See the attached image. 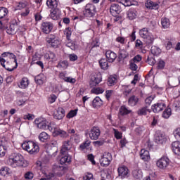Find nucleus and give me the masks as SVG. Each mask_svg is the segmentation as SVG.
I'll use <instances>...</instances> for the list:
<instances>
[{"label": "nucleus", "mask_w": 180, "mask_h": 180, "mask_svg": "<svg viewBox=\"0 0 180 180\" xmlns=\"http://www.w3.org/2000/svg\"><path fill=\"white\" fill-rule=\"evenodd\" d=\"M105 56L109 63H113L116 60L117 55L115 52L109 50L106 51Z\"/></svg>", "instance_id": "obj_19"}, {"label": "nucleus", "mask_w": 180, "mask_h": 180, "mask_svg": "<svg viewBox=\"0 0 180 180\" xmlns=\"http://www.w3.org/2000/svg\"><path fill=\"white\" fill-rule=\"evenodd\" d=\"M39 60H40V55L35 53V54L32 56L31 65H33V64H36Z\"/></svg>", "instance_id": "obj_47"}, {"label": "nucleus", "mask_w": 180, "mask_h": 180, "mask_svg": "<svg viewBox=\"0 0 180 180\" xmlns=\"http://www.w3.org/2000/svg\"><path fill=\"white\" fill-rule=\"evenodd\" d=\"M84 180H95L94 178V174L92 173H86L83 177Z\"/></svg>", "instance_id": "obj_59"}, {"label": "nucleus", "mask_w": 180, "mask_h": 180, "mask_svg": "<svg viewBox=\"0 0 180 180\" xmlns=\"http://www.w3.org/2000/svg\"><path fill=\"white\" fill-rule=\"evenodd\" d=\"M129 113H131V110H129V108H127V107L124 105L120 107L119 115L121 116H124L126 115H129Z\"/></svg>", "instance_id": "obj_28"}, {"label": "nucleus", "mask_w": 180, "mask_h": 180, "mask_svg": "<svg viewBox=\"0 0 180 180\" xmlns=\"http://www.w3.org/2000/svg\"><path fill=\"white\" fill-rule=\"evenodd\" d=\"M129 68L130 70H131V71H137V68H139V67L137 66L134 60H131L129 61Z\"/></svg>", "instance_id": "obj_48"}, {"label": "nucleus", "mask_w": 180, "mask_h": 180, "mask_svg": "<svg viewBox=\"0 0 180 180\" xmlns=\"http://www.w3.org/2000/svg\"><path fill=\"white\" fill-rule=\"evenodd\" d=\"M99 64H100V67L103 69V70H108L109 65L108 63V60L103 58L101 60H99Z\"/></svg>", "instance_id": "obj_37"}, {"label": "nucleus", "mask_w": 180, "mask_h": 180, "mask_svg": "<svg viewBox=\"0 0 180 180\" xmlns=\"http://www.w3.org/2000/svg\"><path fill=\"white\" fill-rule=\"evenodd\" d=\"M110 161H112V155L110 153H105L101 159L100 163L102 167H108Z\"/></svg>", "instance_id": "obj_9"}, {"label": "nucleus", "mask_w": 180, "mask_h": 180, "mask_svg": "<svg viewBox=\"0 0 180 180\" xmlns=\"http://www.w3.org/2000/svg\"><path fill=\"white\" fill-rule=\"evenodd\" d=\"M18 86L22 89H26V88L29 86V79H27V77H23Z\"/></svg>", "instance_id": "obj_29"}, {"label": "nucleus", "mask_w": 180, "mask_h": 180, "mask_svg": "<svg viewBox=\"0 0 180 180\" xmlns=\"http://www.w3.org/2000/svg\"><path fill=\"white\" fill-rule=\"evenodd\" d=\"M65 116V111L63 108L59 107L53 113V117L57 120H61Z\"/></svg>", "instance_id": "obj_14"}, {"label": "nucleus", "mask_w": 180, "mask_h": 180, "mask_svg": "<svg viewBox=\"0 0 180 180\" xmlns=\"http://www.w3.org/2000/svg\"><path fill=\"white\" fill-rule=\"evenodd\" d=\"M8 162L13 168H16V167H23L25 158H23V156L19 153H13L10 156Z\"/></svg>", "instance_id": "obj_3"}, {"label": "nucleus", "mask_w": 180, "mask_h": 180, "mask_svg": "<svg viewBox=\"0 0 180 180\" xmlns=\"http://www.w3.org/2000/svg\"><path fill=\"white\" fill-rule=\"evenodd\" d=\"M33 176L34 174L32 172H27L25 174V179H33Z\"/></svg>", "instance_id": "obj_62"}, {"label": "nucleus", "mask_w": 180, "mask_h": 180, "mask_svg": "<svg viewBox=\"0 0 180 180\" xmlns=\"http://www.w3.org/2000/svg\"><path fill=\"white\" fill-rule=\"evenodd\" d=\"M173 134H174L175 139H180V128L176 129L173 131Z\"/></svg>", "instance_id": "obj_61"}, {"label": "nucleus", "mask_w": 180, "mask_h": 180, "mask_svg": "<svg viewBox=\"0 0 180 180\" xmlns=\"http://www.w3.org/2000/svg\"><path fill=\"white\" fill-rule=\"evenodd\" d=\"M113 131H114V136H115V139H117V140H120V139H122V132L119 131L116 129H113Z\"/></svg>", "instance_id": "obj_55"}, {"label": "nucleus", "mask_w": 180, "mask_h": 180, "mask_svg": "<svg viewBox=\"0 0 180 180\" xmlns=\"http://www.w3.org/2000/svg\"><path fill=\"white\" fill-rule=\"evenodd\" d=\"M140 158L143 161H150V152L146 149H141L140 152Z\"/></svg>", "instance_id": "obj_24"}, {"label": "nucleus", "mask_w": 180, "mask_h": 180, "mask_svg": "<svg viewBox=\"0 0 180 180\" xmlns=\"http://www.w3.org/2000/svg\"><path fill=\"white\" fill-rule=\"evenodd\" d=\"M21 146L22 148L27 151L29 154H37L40 151L39 145L32 141H25Z\"/></svg>", "instance_id": "obj_2"}, {"label": "nucleus", "mask_w": 180, "mask_h": 180, "mask_svg": "<svg viewBox=\"0 0 180 180\" xmlns=\"http://www.w3.org/2000/svg\"><path fill=\"white\" fill-rule=\"evenodd\" d=\"M102 81V78L101 77V75H91V79H90V86L92 88L94 86H96L98 84H99Z\"/></svg>", "instance_id": "obj_17"}, {"label": "nucleus", "mask_w": 180, "mask_h": 180, "mask_svg": "<svg viewBox=\"0 0 180 180\" xmlns=\"http://www.w3.org/2000/svg\"><path fill=\"white\" fill-rule=\"evenodd\" d=\"M24 120H33L34 119V115L28 113L23 116Z\"/></svg>", "instance_id": "obj_58"}, {"label": "nucleus", "mask_w": 180, "mask_h": 180, "mask_svg": "<svg viewBox=\"0 0 180 180\" xmlns=\"http://www.w3.org/2000/svg\"><path fill=\"white\" fill-rule=\"evenodd\" d=\"M96 12V8L94 4H88L86 5L84 15L87 18H92L94 16L95 13Z\"/></svg>", "instance_id": "obj_6"}, {"label": "nucleus", "mask_w": 180, "mask_h": 180, "mask_svg": "<svg viewBox=\"0 0 180 180\" xmlns=\"http://www.w3.org/2000/svg\"><path fill=\"white\" fill-rule=\"evenodd\" d=\"M139 36L146 40L147 44H153L154 41V38L151 35V33L148 32V28L144 27L139 30Z\"/></svg>", "instance_id": "obj_4"}, {"label": "nucleus", "mask_w": 180, "mask_h": 180, "mask_svg": "<svg viewBox=\"0 0 180 180\" xmlns=\"http://www.w3.org/2000/svg\"><path fill=\"white\" fill-rule=\"evenodd\" d=\"M46 43L51 44L52 47H58L60 44V40L56 37V35L50 34L46 38Z\"/></svg>", "instance_id": "obj_8"}, {"label": "nucleus", "mask_w": 180, "mask_h": 180, "mask_svg": "<svg viewBox=\"0 0 180 180\" xmlns=\"http://www.w3.org/2000/svg\"><path fill=\"white\" fill-rule=\"evenodd\" d=\"M135 46L136 49H143V42L140 39L136 41Z\"/></svg>", "instance_id": "obj_63"}, {"label": "nucleus", "mask_w": 180, "mask_h": 180, "mask_svg": "<svg viewBox=\"0 0 180 180\" xmlns=\"http://www.w3.org/2000/svg\"><path fill=\"white\" fill-rule=\"evenodd\" d=\"M11 171L8 167H3L0 169V175L1 176H6V175H9Z\"/></svg>", "instance_id": "obj_36"}, {"label": "nucleus", "mask_w": 180, "mask_h": 180, "mask_svg": "<svg viewBox=\"0 0 180 180\" xmlns=\"http://www.w3.org/2000/svg\"><path fill=\"white\" fill-rule=\"evenodd\" d=\"M8 144L9 141L6 137H2L1 139H0V146L8 147Z\"/></svg>", "instance_id": "obj_49"}, {"label": "nucleus", "mask_w": 180, "mask_h": 180, "mask_svg": "<svg viewBox=\"0 0 180 180\" xmlns=\"http://www.w3.org/2000/svg\"><path fill=\"white\" fill-rule=\"evenodd\" d=\"M34 81L38 85H43L44 84V75L41 74L35 77Z\"/></svg>", "instance_id": "obj_35"}, {"label": "nucleus", "mask_w": 180, "mask_h": 180, "mask_svg": "<svg viewBox=\"0 0 180 180\" xmlns=\"http://www.w3.org/2000/svg\"><path fill=\"white\" fill-rule=\"evenodd\" d=\"M161 23L163 29H168L171 26V22L167 18H162Z\"/></svg>", "instance_id": "obj_34"}, {"label": "nucleus", "mask_w": 180, "mask_h": 180, "mask_svg": "<svg viewBox=\"0 0 180 180\" xmlns=\"http://www.w3.org/2000/svg\"><path fill=\"white\" fill-rule=\"evenodd\" d=\"M110 12L112 16L116 17L122 12V10L119 4H113L110 8Z\"/></svg>", "instance_id": "obj_16"}, {"label": "nucleus", "mask_w": 180, "mask_h": 180, "mask_svg": "<svg viewBox=\"0 0 180 180\" xmlns=\"http://www.w3.org/2000/svg\"><path fill=\"white\" fill-rule=\"evenodd\" d=\"M51 18L53 19V20H57V19H58V15L57 14V11H56V8L51 10Z\"/></svg>", "instance_id": "obj_53"}, {"label": "nucleus", "mask_w": 180, "mask_h": 180, "mask_svg": "<svg viewBox=\"0 0 180 180\" xmlns=\"http://www.w3.org/2000/svg\"><path fill=\"white\" fill-rule=\"evenodd\" d=\"M155 141L158 144H164L167 141V136L165 134L161 131H158L155 136Z\"/></svg>", "instance_id": "obj_10"}, {"label": "nucleus", "mask_w": 180, "mask_h": 180, "mask_svg": "<svg viewBox=\"0 0 180 180\" xmlns=\"http://www.w3.org/2000/svg\"><path fill=\"white\" fill-rule=\"evenodd\" d=\"M102 105V100L99 97H96L93 100V106L94 108H98V106H101Z\"/></svg>", "instance_id": "obj_41"}, {"label": "nucleus", "mask_w": 180, "mask_h": 180, "mask_svg": "<svg viewBox=\"0 0 180 180\" xmlns=\"http://www.w3.org/2000/svg\"><path fill=\"white\" fill-rule=\"evenodd\" d=\"M39 139L40 141H42V143H44L46 141H47V140H49V139H50V136L49 134H47V133H46V132H41L39 135Z\"/></svg>", "instance_id": "obj_38"}, {"label": "nucleus", "mask_w": 180, "mask_h": 180, "mask_svg": "<svg viewBox=\"0 0 180 180\" xmlns=\"http://www.w3.org/2000/svg\"><path fill=\"white\" fill-rule=\"evenodd\" d=\"M91 146V141L89 139L86 140L83 143L80 145V148L82 150H85L86 148L88 150V147Z\"/></svg>", "instance_id": "obj_44"}, {"label": "nucleus", "mask_w": 180, "mask_h": 180, "mask_svg": "<svg viewBox=\"0 0 180 180\" xmlns=\"http://www.w3.org/2000/svg\"><path fill=\"white\" fill-rule=\"evenodd\" d=\"M128 103L130 105V106H136V105L139 103V97L131 96L128 100Z\"/></svg>", "instance_id": "obj_32"}, {"label": "nucleus", "mask_w": 180, "mask_h": 180, "mask_svg": "<svg viewBox=\"0 0 180 180\" xmlns=\"http://www.w3.org/2000/svg\"><path fill=\"white\" fill-rule=\"evenodd\" d=\"M117 81V79L115 77L110 76L108 78V84L110 86H112V85L115 84Z\"/></svg>", "instance_id": "obj_46"}, {"label": "nucleus", "mask_w": 180, "mask_h": 180, "mask_svg": "<svg viewBox=\"0 0 180 180\" xmlns=\"http://www.w3.org/2000/svg\"><path fill=\"white\" fill-rule=\"evenodd\" d=\"M17 9H23L27 6V3L26 1H20L17 3Z\"/></svg>", "instance_id": "obj_50"}, {"label": "nucleus", "mask_w": 180, "mask_h": 180, "mask_svg": "<svg viewBox=\"0 0 180 180\" xmlns=\"http://www.w3.org/2000/svg\"><path fill=\"white\" fill-rule=\"evenodd\" d=\"M72 147V144H71V141H65L63 143L62 148L60 150L61 154H67V152L69 150H71Z\"/></svg>", "instance_id": "obj_18"}, {"label": "nucleus", "mask_w": 180, "mask_h": 180, "mask_svg": "<svg viewBox=\"0 0 180 180\" xmlns=\"http://www.w3.org/2000/svg\"><path fill=\"white\" fill-rule=\"evenodd\" d=\"M92 92L93 94L98 95V94H103V92H105V90L101 87H97L96 89H93Z\"/></svg>", "instance_id": "obj_56"}, {"label": "nucleus", "mask_w": 180, "mask_h": 180, "mask_svg": "<svg viewBox=\"0 0 180 180\" xmlns=\"http://www.w3.org/2000/svg\"><path fill=\"white\" fill-rule=\"evenodd\" d=\"M171 115H172L171 108H167L164 110L162 113V117H164V119H168L169 116H171Z\"/></svg>", "instance_id": "obj_45"}, {"label": "nucleus", "mask_w": 180, "mask_h": 180, "mask_svg": "<svg viewBox=\"0 0 180 180\" xmlns=\"http://www.w3.org/2000/svg\"><path fill=\"white\" fill-rule=\"evenodd\" d=\"M48 153L49 154V155H51V157H56V155H57V153H58V148H57V146H49V148H48Z\"/></svg>", "instance_id": "obj_27"}, {"label": "nucleus", "mask_w": 180, "mask_h": 180, "mask_svg": "<svg viewBox=\"0 0 180 180\" xmlns=\"http://www.w3.org/2000/svg\"><path fill=\"white\" fill-rule=\"evenodd\" d=\"M58 68H63V70H66L68 68V61L67 60H62L59 62L57 65Z\"/></svg>", "instance_id": "obj_42"}, {"label": "nucleus", "mask_w": 180, "mask_h": 180, "mask_svg": "<svg viewBox=\"0 0 180 180\" xmlns=\"http://www.w3.org/2000/svg\"><path fill=\"white\" fill-rule=\"evenodd\" d=\"M54 134L56 136H60V137H62L63 139L68 137V134L63 129H56L54 131Z\"/></svg>", "instance_id": "obj_33"}, {"label": "nucleus", "mask_w": 180, "mask_h": 180, "mask_svg": "<svg viewBox=\"0 0 180 180\" xmlns=\"http://www.w3.org/2000/svg\"><path fill=\"white\" fill-rule=\"evenodd\" d=\"M150 112H151V110L148 109V106H145L138 110L137 115L139 116H146L148 113H150Z\"/></svg>", "instance_id": "obj_25"}, {"label": "nucleus", "mask_w": 180, "mask_h": 180, "mask_svg": "<svg viewBox=\"0 0 180 180\" xmlns=\"http://www.w3.org/2000/svg\"><path fill=\"white\" fill-rule=\"evenodd\" d=\"M118 176L121 179H124V178H129V169L126 166H121L117 169Z\"/></svg>", "instance_id": "obj_13"}, {"label": "nucleus", "mask_w": 180, "mask_h": 180, "mask_svg": "<svg viewBox=\"0 0 180 180\" xmlns=\"http://www.w3.org/2000/svg\"><path fill=\"white\" fill-rule=\"evenodd\" d=\"M132 175L136 179H141L143 178V172H141V169H136L132 172Z\"/></svg>", "instance_id": "obj_30"}, {"label": "nucleus", "mask_w": 180, "mask_h": 180, "mask_svg": "<svg viewBox=\"0 0 180 180\" xmlns=\"http://www.w3.org/2000/svg\"><path fill=\"white\" fill-rule=\"evenodd\" d=\"M155 98V95L148 96V98H146L145 103L146 105H148V106H150V105H151V102H153V101H154Z\"/></svg>", "instance_id": "obj_52"}, {"label": "nucleus", "mask_w": 180, "mask_h": 180, "mask_svg": "<svg viewBox=\"0 0 180 180\" xmlns=\"http://www.w3.org/2000/svg\"><path fill=\"white\" fill-rule=\"evenodd\" d=\"M63 79L65 82H69V84H75L77 82V79L71 77H65Z\"/></svg>", "instance_id": "obj_51"}, {"label": "nucleus", "mask_w": 180, "mask_h": 180, "mask_svg": "<svg viewBox=\"0 0 180 180\" xmlns=\"http://www.w3.org/2000/svg\"><path fill=\"white\" fill-rule=\"evenodd\" d=\"M150 51L153 56H160L161 54V49L155 46L151 47Z\"/></svg>", "instance_id": "obj_40"}, {"label": "nucleus", "mask_w": 180, "mask_h": 180, "mask_svg": "<svg viewBox=\"0 0 180 180\" xmlns=\"http://www.w3.org/2000/svg\"><path fill=\"white\" fill-rule=\"evenodd\" d=\"M8 15V8L0 7V19H4Z\"/></svg>", "instance_id": "obj_43"}, {"label": "nucleus", "mask_w": 180, "mask_h": 180, "mask_svg": "<svg viewBox=\"0 0 180 180\" xmlns=\"http://www.w3.org/2000/svg\"><path fill=\"white\" fill-rule=\"evenodd\" d=\"M156 165L160 169H165V168L169 165V159L167 157H162L157 161Z\"/></svg>", "instance_id": "obj_12"}, {"label": "nucleus", "mask_w": 180, "mask_h": 180, "mask_svg": "<svg viewBox=\"0 0 180 180\" xmlns=\"http://www.w3.org/2000/svg\"><path fill=\"white\" fill-rule=\"evenodd\" d=\"M44 57L50 63H56L57 61V56L54 52L49 51L45 54Z\"/></svg>", "instance_id": "obj_20"}, {"label": "nucleus", "mask_w": 180, "mask_h": 180, "mask_svg": "<svg viewBox=\"0 0 180 180\" xmlns=\"http://www.w3.org/2000/svg\"><path fill=\"white\" fill-rule=\"evenodd\" d=\"M6 150H8V147L0 145V155L1 157H4L6 154Z\"/></svg>", "instance_id": "obj_57"}, {"label": "nucleus", "mask_w": 180, "mask_h": 180, "mask_svg": "<svg viewBox=\"0 0 180 180\" xmlns=\"http://www.w3.org/2000/svg\"><path fill=\"white\" fill-rule=\"evenodd\" d=\"M62 157L60 160V164H65L66 162H70L71 161V158H70L67 154H62Z\"/></svg>", "instance_id": "obj_39"}, {"label": "nucleus", "mask_w": 180, "mask_h": 180, "mask_svg": "<svg viewBox=\"0 0 180 180\" xmlns=\"http://www.w3.org/2000/svg\"><path fill=\"white\" fill-rule=\"evenodd\" d=\"M145 6L148 9H158L160 8L158 4L154 3L151 0H148L145 4Z\"/></svg>", "instance_id": "obj_26"}, {"label": "nucleus", "mask_w": 180, "mask_h": 180, "mask_svg": "<svg viewBox=\"0 0 180 180\" xmlns=\"http://www.w3.org/2000/svg\"><path fill=\"white\" fill-rule=\"evenodd\" d=\"M54 179V174L50 173L46 178L41 179L40 180H53Z\"/></svg>", "instance_id": "obj_64"}, {"label": "nucleus", "mask_w": 180, "mask_h": 180, "mask_svg": "<svg viewBox=\"0 0 180 180\" xmlns=\"http://www.w3.org/2000/svg\"><path fill=\"white\" fill-rule=\"evenodd\" d=\"M91 140H98L101 136V129L98 127H93L89 131Z\"/></svg>", "instance_id": "obj_7"}, {"label": "nucleus", "mask_w": 180, "mask_h": 180, "mask_svg": "<svg viewBox=\"0 0 180 180\" xmlns=\"http://www.w3.org/2000/svg\"><path fill=\"white\" fill-rule=\"evenodd\" d=\"M53 23L47 21L42 22L41 26V29L43 33H45V34H49V33H51V30H53Z\"/></svg>", "instance_id": "obj_11"}, {"label": "nucleus", "mask_w": 180, "mask_h": 180, "mask_svg": "<svg viewBox=\"0 0 180 180\" xmlns=\"http://www.w3.org/2000/svg\"><path fill=\"white\" fill-rule=\"evenodd\" d=\"M46 5L50 9H56L58 4L57 3V0H47Z\"/></svg>", "instance_id": "obj_31"}, {"label": "nucleus", "mask_w": 180, "mask_h": 180, "mask_svg": "<svg viewBox=\"0 0 180 180\" xmlns=\"http://www.w3.org/2000/svg\"><path fill=\"white\" fill-rule=\"evenodd\" d=\"M6 33L8 34H15L18 32V25L11 24L9 27H7L6 29Z\"/></svg>", "instance_id": "obj_23"}, {"label": "nucleus", "mask_w": 180, "mask_h": 180, "mask_svg": "<svg viewBox=\"0 0 180 180\" xmlns=\"http://www.w3.org/2000/svg\"><path fill=\"white\" fill-rule=\"evenodd\" d=\"M74 116H77V110H71V111L67 115L68 119H71V118L74 117Z\"/></svg>", "instance_id": "obj_60"}, {"label": "nucleus", "mask_w": 180, "mask_h": 180, "mask_svg": "<svg viewBox=\"0 0 180 180\" xmlns=\"http://www.w3.org/2000/svg\"><path fill=\"white\" fill-rule=\"evenodd\" d=\"M168 84L171 88H175V86H178V82L174 79H170L168 82Z\"/></svg>", "instance_id": "obj_54"}, {"label": "nucleus", "mask_w": 180, "mask_h": 180, "mask_svg": "<svg viewBox=\"0 0 180 180\" xmlns=\"http://www.w3.org/2000/svg\"><path fill=\"white\" fill-rule=\"evenodd\" d=\"M34 123L36 126L38 127V129H40L41 130H53V128H51V126L49 124H47V121L43 118H37L34 120Z\"/></svg>", "instance_id": "obj_5"}, {"label": "nucleus", "mask_w": 180, "mask_h": 180, "mask_svg": "<svg viewBox=\"0 0 180 180\" xmlns=\"http://www.w3.org/2000/svg\"><path fill=\"white\" fill-rule=\"evenodd\" d=\"M172 150L176 155H180V141H174L172 143Z\"/></svg>", "instance_id": "obj_22"}, {"label": "nucleus", "mask_w": 180, "mask_h": 180, "mask_svg": "<svg viewBox=\"0 0 180 180\" xmlns=\"http://www.w3.org/2000/svg\"><path fill=\"white\" fill-rule=\"evenodd\" d=\"M127 16L129 20H134L137 18V11L135 8H129L127 12Z\"/></svg>", "instance_id": "obj_21"}, {"label": "nucleus", "mask_w": 180, "mask_h": 180, "mask_svg": "<svg viewBox=\"0 0 180 180\" xmlns=\"http://www.w3.org/2000/svg\"><path fill=\"white\" fill-rule=\"evenodd\" d=\"M0 63L7 71H13L18 68V60L15 54L5 52L0 56Z\"/></svg>", "instance_id": "obj_1"}, {"label": "nucleus", "mask_w": 180, "mask_h": 180, "mask_svg": "<svg viewBox=\"0 0 180 180\" xmlns=\"http://www.w3.org/2000/svg\"><path fill=\"white\" fill-rule=\"evenodd\" d=\"M166 105L164 103H157L151 106V109L154 113H159L165 109Z\"/></svg>", "instance_id": "obj_15"}]
</instances>
